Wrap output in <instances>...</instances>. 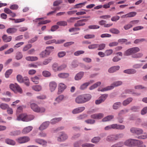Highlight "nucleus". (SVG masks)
Returning a JSON list of instances; mask_svg holds the SVG:
<instances>
[{
	"instance_id": "f257e3e1",
	"label": "nucleus",
	"mask_w": 147,
	"mask_h": 147,
	"mask_svg": "<svg viewBox=\"0 0 147 147\" xmlns=\"http://www.w3.org/2000/svg\"><path fill=\"white\" fill-rule=\"evenodd\" d=\"M143 144L141 141L136 139H130L126 140L124 142V144L127 146L132 147L140 145Z\"/></svg>"
},
{
	"instance_id": "f03ea898",
	"label": "nucleus",
	"mask_w": 147,
	"mask_h": 147,
	"mask_svg": "<svg viewBox=\"0 0 147 147\" xmlns=\"http://www.w3.org/2000/svg\"><path fill=\"white\" fill-rule=\"evenodd\" d=\"M34 116L32 115H27L26 114H21L17 117V120L28 122L31 121L34 119Z\"/></svg>"
},
{
	"instance_id": "7ed1b4c3",
	"label": "nucleus",
	"mask_w": 147,
	"mask_h": 147,
	"mask_svg": "<svg viewBox=\"0 0 147 147\" xmlns=\"http://www.w3.org/2000/svg\"><path fill=\"white\" fill-rule=\"evenodd\" d=\"M140 51V48L137 47H133L128 49L126 50L124 53L125 56H128L132 55Z\"/></svg>"
},
{
	"instance_id": "20e7f679",
	"label": "nucleus",
	"mask_w": 147,
	"mask_h": 147,
	"mask_svg": "<svg viewBox=\"0 0 147 147\" xmlns=\"http://www.w3.org/2000/svg\"><path fill=\"white\" fill-rule=\"evenodd\" d=\"M31 109L34 112L37 113H42L45 112V109L43 107H40L35 103H32L31 104Z\"/></svg>"
},
{
	"instance_id": "39448f33",
	"label": "nucleus",
	"mask_w": 147,
	"mask_h": 147,
	"mask_svg": "<svg viewBox=\"0 0 147 147\" xmlns=\"http://www.w3.org/2000/svg\"><path fill=\"white\" fill-rule=\"evenodd\" d=\"M10 88L15 92H18L22 93V89L17 84H11L9 85Z\"/></svg>"
},
{
	"instance_id": "423d86ee",
	"label": "nucleus",
	"mask_w": 147,
	"mask_h": 147,
	"mask_svg": "<svg viewBox=\"0 0 147 147\" xmlns=\"http://www.w3.org/2000/svg\"><path fill=\"white\" fill-rule=\"evenodd\" d=\"M130 132L133 134L137 135H140L143 134V130L141 128L136 127H132L130 129Z\"/></svg>"
},
{
	"instance_id": "0eeeda50",
	"label": "nucleus",
	"mask_w": 147,
	"mask_h": 147,
	"mask_svg": "<svg viewBox=\"0 0 147 147\" xmlns=\"http://www.w3.org/2000/svg\"><path fill=\"white\" fill-rule=\"evenodd\" d=\"M68 138V136L64 132L61 131L59 133V136L58 137L57 140L58 141H63Z\"/></svg>"
},
{
	"instance_id": "6e6552de",
	"label": "nucleus",
	"mask_w": 147,
	"mask_h": 147,
	"mask_svg": "<svg viewBox=\"0 0 147 147\" xmlns=\"http://www.w3.org/2000/svg\"><path fill=\"white\" fill-rule=\"evenodd\" d=\"M30 140L28 137L24 136L19 138L16 139V141L20 144H22L28 142Z\"/></svg>"
},
{
	"instance_id": "1a4fd4ad",
	"label": "nucleus",
	"mask_w": 147,
	"mask_h": 147,
	"mask_svg": "<svg viewBox=\"0 0 147 147\" xmlns=\"http://www.w3.org/2000/svg\"><path fill=\"white\" fill-rule=\"evenodd\" d=\"M108 96V94H105L102 95L95 101V103L96 105H99L104 102Z\"/></svg>"
},
{
	"instance_id": "9d476101",
	"label": "nucleus",
	"mask_w": 147,
	"mask_h": 147,
	"mask_svg": "<svg viewBox=\"0 0 147 147\" xmlns=\"http://www.w3.org/2000/svg\"><path fill=\"white\" fill-rule=\"evenodd\" d=\"M50 122L46 121L43 122L39 127V129L40 130H43L46 129L49 125Z\"/></svg>"
},
{
	"instance_id": "9b49d317",
	"label": "nucleus",
	"mask_w": 147,
	"mask_h": 147,
	"mask_svg": "<svg viewBox=\"0 0 147 147\" xmlns=\"http://www.w3.org/2000/svg\"><path fill=\"white\" fill-rule=\"evenodd\" d=\"M87 21L88 20L86 19L78 20L76 23L75 24L74 26L75 27H78L83 26L85 24V23L84 22Z\"/></svg>"
},
{
	"instance_id": "f8f14e48",
	"label": "nucleus",
	"mask_w": 147,
	"mask_h": 147,
	"mask_svg": "<svg viewBox=\"0 0 147 147\" xmlns=\"http://www.w3.org/2000/svg\"><path fill=\"white\" fill-rule=\"evenodd\" d=\"M34 141L36 143L43 146L46 145L47 143L46 141L40 138H36L35 139Z\"/></svg>"
},
{
	"instance_id": "ddd939ff",
	"label": "nucleus",
	"mask_w": 147,
	"mask_h": 147,
	"mask_svg": "<svg viewBox=\"0 0 147 147\" xmlns=\"http://www.w3.org/2000/svg\"><path fill=\"white\" fill-rule=\"evenodd\" d=\"M75 102L78 104L84 103V101L82 95L78 96L75 98Z\"/></svg>"
},
{
	"instance_id": "4468645a",
	"label": "nucleus",
	"mask_w": 147,
	"mask_h": 147,
	"mask_svg": "<svg viewBox=\"0 0 147 147\" xmlns=\"http://www.w3.org/2000/svg\"><path fill=\"white\" fill-rule=\"evenodd\" d=\"M67 88V86L63 83H60L58 85V90L59 92L62 93Z\"/></svg>"
},
{
	"instance_id": "2eb2a0df",
	"label": "nucleus",
	"mask_w": 147,
	"mask_h": 147,
	"mask_svg": "<svg viewBox=\"0 0 147 147\" xmlns=\"http://www.w3.org/2000/svg\"><path fill=\"white\" fill-rule=\"evenodd\" d=\"M123 84V82L121 81H115L112 84L110 85L112 89L114 87H118L121 85Z\"/></svg>"
},
{
	"instance_id": "dca6fc26",
	"label": "nucleus",
	"mask_w": 147,
	"mask_h": 147,
	"mask_svg": "<svg viewBox=\"0 0 147 147\" xmlns=\"http://www.w3.org/2000/svg\"><path fill=\"white\" fill-rule=\"evenodd\" d=\"M84 73L83 71H80L77 73L74 77L76 80H80L84 76Z\"/></svg>"
},
{
	"instance_id": "f3484780",
	"label": "nucleus",
	"mask_w": 147,
	"mask_h": 147,
	"mask_svg": "<svg viewBox=\"0 0 147 147\" xmlns=\"http://www.w3.org/2000/svg\"><path fill=\"white\" fill-rule=\"evenodd\" d=\"M49 85L50 89L52 92L55 90L57 86V83L54 82H50Z\"/></svg>"
},
{
	"instance_id": "a211bd4d",
	"label": "nucleus",
	"mask_w": 147,
	"mask_h": 147,
	"mask_svg": "<svg viewBox=\"0 0 147 147\" xmlns=\"http://www.w3.org/2000/svg\"><path fill=\"white\" fill-rule=\"evenodd\" d=\"M136 70L134 69H129L124 70V73L128 74H134L136 73Z\"/></svg>"
},
{
	"instance_id": "6ab92c4d",
	"label": "nucleus",
	"mask_w": 147,
	"mask_h": 147,
	"mask_svg": "<svg viewBox=\"0 0 147 147\" xmlns=\"http://www.w3.org/2000/svg\"><path fill=\"white\" fill-rule=\"evenodd\" d=\"M32 129L33 127L32 126L26 127L23 129L22 131V133L24 134H27Z\"/></svg>"
},
{
	"instance_id": "aec40b11",
	"label": "nucleus",
	"mask_w": 147,
	"mask_h": 147,
	"mask_svg": "<svg viewBox=\"0 0 147 147\" xmlns=\"http://www.w3.org/2000/svg\"><path fill=\"white\" fill-rule=\"evenodd\" d=\"M133 99L131 97H129L124 100L122 102V105L125 106L129 104L133 100Z\"/></svg>"
},
{
	"instance_id": "412c9836",
	"label": "nucleus",
	"mask_w": 147,
	"mask_h": 147,
	"mask_svg": "<svg viewBox=\"0 0 147 147\" xmlns=\"http://www.w3.org/2000/svg\"><path fill=\"white\" fill-rule=\"evenodd\" d=\"M119 68L120 67L119 66H114L110 68L109 69L108 71L109 73H113L118 70Z\"/></svg>"
},
{
	"instance_id": "4be33fe9",
	"label": "nucleus",
	"mask_w": 147,
	"mask_h": 147,
	"mask_svg": "<svg viewBox=\"0 0 147 147\" xmlns=\"http://www.w3.org/2000/svg\"><path fill=\"white\" fill-rule=\"evenodd\" d=\"M47 50H45L42 52L40 54V57L42 58H45L47 57L50 54V51H47Z\"/></svg>"
},
{
	"instance_id": "5701e85b",
	"label": "nucleus",
	"mask_w": 147,
	"mask_h": 147,
	"mask_svg": "<svg viewBox=\"0 0 147 147\" xmlns=\"http://www.w3.org/2000/svg\"><path fill=\"white\" fill-rule=\"evenodd\" d=\"M3 40L5 42H9L12 39L11 36H7L6 35L4 34L2 37Z\"/></svg>"
},
{
	"instance_id": "b1692460",
	"label": "nucleus",
	"mask_w": 147,
	"mask_h": 147,
	"mask_svg": "<svg viewBox=\"0 0 147 147\" xmlns=\"http://www.w3.org/2000/svg\"><path fill=\"white\" fill-rule=\"evenodd\" d=\"M82 95L85 103L89 101L91 98V96L89 94H86Z\"/></svg>"
},
{
	"instance_id": "393cba45",
	"label": "nucleus",
	"mask_w": 147,
	"mask_h": 147,
	"mask_svg": "<svg viewBox=\"0 0 147 147\" xmlns=\"http://www.w3.org/2000/svg\"><path fill=\"white\" fill-rule=\"evenodd\" d=\"M114 116L112 115H109L104 118L102 120L103 122H106L111 120L114 118Z\"/></svg>"
},
{
	"instance_id": "a878e982",
	"label": "nucleus",
	"mask_w": 147,
	"mask_h": 147,
	"mask_svg": "<svg viewBox=\"0 0 147 147\" xmlns=\"http://www.w3.org/2000/svg\"><path fill=\"white\" fill-rule=\"evenodd\" d=\"M58 76L61 78H66L68 77L69 74L68 73H62L58 74Z\"/></svg>"
},
{
	"instance_id": "bb28decb",
	"label": "nucleus",
	"mask_w": 147,
	"mask_h": 147,
	"mask_svg": "<svg viewBox=\"0 0 147 147\" xmlns=\"http://www.w3.org/2000/svg\"><path fill=\"white\" fill-rule=\"evenodd\" d=\"M5 142L7 144L11 145L14 146L16 144V142L14 141L9 138L6 139Z\"/></svg>"
},
{
	"instance_id": "cd10ccee",
	"label": "nucleus",
	"mask_w": 147,
	"mask_h": 147,
	"mask_svg": "<svg viewBox=\"0 0 147 147\" xmlns=\"http://www.w3.org/2000/svg\"><path fill=\"white\" fill-rule=\"evenodd\" d=\"M17 30V29L15 28H9L6 30V32L9 34H13L16 32Z\"/></svg>"
},
{
	"instance_id": "c85d7f7f",
	"label": "nucleus",
	"mask_w": 147,
	"mask_h": 147,
	"mask_svg": "<svg viewBox=\"0 0 147 147\" xmlns=\"http://www.w3.org/2000/svg\"><path fill=\"white\" fill-rule=\"evenodd\" d=\"M62 119L61 117L55 118L51 119L50 123L52 124H54L60 121Z\"/></svg>"
},
{
	"instance_id": "c756f323",
	"label": "nucleus",
	"mask_w": 147,
	"mask_h": 147,
	"mask_svg": "<svg viewBox=\"0 0 147 147\" xmlns=\"http://www.w3.org/2000/svg\"><path fill=\"white\" fill-rule=\"evenodd\" d=\"M101 138L99 136L95 137L93 138L91 140L92 142L94 144H97L100 141Z\"/></svg>"
},
{
	"instance_id": "7c9ffc66",
	"label": "nucleus",
	"mask_w": 147,
	"mask_h": 147,
	"mask_svg": "<svg viewBox=\"0 0 147 147\" xmlns=\"http://www.w3.org/2000/svg\"><path fill=\"white\" fill-rule=\"evenodd\" d=\"M114 129L120 130L123 129L125 128L124 125H119L117 124H114Z\"/></svg>"
},
{
	"instance_id": "2f4dec72",
	"label": "nucleus",
	"mask_w": 147,
	"mask_h": 147,
	"mask_svg": "<svg viewBox=\"0 0 147 147\" xmlns=\"http://www.w3.org/2000/svg\"><path fill=\"white\" fill-rule=\"evenodd\" d=\"M101 84V82H98L90 86L89 87V89L90 90H92L100 86Z\"/></svg>"
},
{
	"instance_id": "473e14b6",
	"label": "nucleus",
	"mask_w": 147,
	"mask_h": 147,
	"mask_svg": "<svg viewBox=\"0 0 147 147\" xmlns=\"http://www.w3.org/2000/svg\"><path fill=\"white\" fill-rule=\"evenodd\" d=\"M33 90L36 91H39L41 90L42 86L40 85H34L32 87Z\"/></svg>"
},
{
	"instance_id": "72a5a7b5",
	"label": "nucleus",
	"mask_w": 147,
	"mask_h": 147,
	"mask_svg": "<svg viewBox=\"0 0 147 147\" xmlns=\"http://www.w3.org/2000/svg\"><path fill=\"white\" fill-rule=\"evenodd\" d=\"M26 59L28 61H34L37 60L38 58L36 57L28 56L26 58Z\"/></svg>"
},
{
	"instance_id": "f704fd0d",
	"label": "nucleus",
	"mask_w": 147,
	"mask_h": 147,
	"mask_svg": "<svg viewBox=\"0 0 147 147\" xmlns=\"http://www.w3.org/2000/svg\"><path fill=\"white\" fill-rule=\"evenodd\" d=\"M31 80L35 84H38L39 82V78L37 76H35L31 78Z\"/></svg>"
},
{
	"instance_id": "c9c22d12",
	"label": "nucleus",
	"mask_w": 147,
	"mask_h": 147,
	"mask_svg": "<svg viewBox=\"0 0 147 147\" xmlns=\"http://www.w3.org/2000/svg\"><path fill=\"white\" fill-rule=\"evenodd\" d=\"M129 111V110L127 109H123L121 110L118 113V115L119 116H121L122 115L125 114Z\"/></svg>"
},
{
	"instance_id": "e433bc0d",
	"label": "nucleus",
	"mask_w": 147,
	"mask_h": 147,
	"mask_svg": "<svg viewBox=\"0 0 147 147\" xmlns=\"http://www.w3.org/2000/svg\"><path fill=\"white\" fill-rule=\"evenodd\" d=\"M52 69L54 71H59V66L58 64L56 63H54L52 66Z\"/></svg>"
},
{
	"instance_id": "4c0bfd02",
	"label": "nucleus",
	"mask_w": 147,
	"mask_h": 147,
	"mask_svg": "<svg viewBox=\"0 0 147 147\" xmlns=\"http://www.w3.org/2000/svg\"><path fill=\"white\" fill-rule=\"evenodd\" d=\"M143 55V54L141 53H136L132 55L131 57L134 58H139L142 57Z\"/></svg>"
},
{
	"instance_id": "58836bf2",
	"label": "nucleus",
	"mask_w": 147,
	"mask_h": 147,
	"mask_svg": "<svg viewBox=\"0 0 147 147\" xmlns=\"http://www.w3.org/2000/svg\"><path fill=\"white\" fill-rule=\"evenodd\" d=\"M21 133V131L20 130H16L10 132L9 135L11 136H16L19 135Z\"/></svg>"
},
{
	"instance_id": "ea45409f",
	"label": "nucleus",
	"mask_w": 147,
	"mask_h": 147,
	"mask_svg": "<svg viewBox=\"0 0 147 147\" xmlns=\"http://www.w3.org/2000/svg\"><path fill=\"white\" fill-rule=\"evenodd\" d=\"M121 103L120 102H117L114 103L113 106V108L114 109H117L121 105Z\"/></svg>"
},
{
	"instance_id": "a19ab883",
	"label": "nucleus",
	"mask_w": 147,
	"mask_h": 147,
	"mask_svg": "<svg viewBox=\"0 0 147 147\" xmlns=\"http://www.w3.org/2000/svg\"><path fill=\"white\" fill-rule=\"evenodd\" d=\"M90 84L89 82H85L81 85L80 87V89L82 90H84L86 89L87 87Z\"/></svg>"
},
{
	"instance_id": "79ce46f5",
	"label": "nucleus",
	"mask_w": 147,
	"mask_h": 147,
	"mask_svg": "<svg viewBox=\"0 0 147 147\" xmlns=\"http://www.w3.org/2000/svg\"><path fill=\"white\" fill-rule=\"evenodd\" d=\"M106 140L108 142H112L115 140L114 137V135H110L107 136Z\"/></svg>"
},
{
	"instance_id": "37998d69",
	"label": "nucleus",
	"mask_w": 147,
	"mask_h": 147,
	"mask_svg": "<svg viewBox=\"0 0 147 147\" xmlns=\"http://www.w3.org/2000/svg\"><path fill=\"white\" fill-rule=\"evenodd\" d=\"M124 134L123 133H120L116 135H114V137L115 140H117L119 138H122L123 137Z\"/></svg>"
},
{
	"instance_id": "c03bdc74",
	"label": "nucleus",
	"mask_w": 147,
	"mask_h": 147,
	"mask_svg": "<svg viewBox=\"0 0 147 147\" xmlns=\"http://www.w3.org/2000/svg\"><path fill=\"white\" fill-rule=\"evenodd\" d=\"M123 144V142H119L113 145L111 147H122Z\"/></svg>"
},
{
	"instance_id": "a18cd8bd",
	"label": "nucleus",
	"mask_w": 147,
	"mask_h": 147,
	"mask_svg": "<svg viewBox=\"0 0 147 147\" xmlns=\"http://www.w3.org/2000/svg\"><path fill=\"white\" fill-rule=\"evenodd\" d=\"M63 95H61L56 98L55 100V101L57 102V103H59L63 100Z\"/></svg>"
},
{
	"instance_id": "49530a36",
	"label": "nucleus",
	"mask_w": 147,
	"mask_h": 147,
	"mask_svg": "<svg viewBox=\"0 0 147 147\" xmlns=\"http://www.w3.org/2000/svg\"><path fill=\"white\" fill-rule=\"evenodd\" d=\"M0 107L3 110H5L9 108V106L7 104L2 103L0 105Z\"/></svg>"
},
{
	"instance_id": "de8ad7c7",
	"label": "nucleus",
	"mask_w": 147,
	"mask_h": 147,
	"mask_svg": "<svg viewBox=\"0 0 147 147\" xmlns=\"http://www.w3.org/2000/svg\"><path fill=\"white\" fill-rule=\"evenodd\" d=\"M94 146L93 144L89 143H85L82 145V147H94Z\"/></svg>"
},
{
	"instance_id": "09e8293b",
	"label": "nucleus",
	"mask_w": 147,
	"mask_h": 147,
	"mask_svg": "<svg viewBox=\"0 0 147 147\" xmlns=\"http://www.w3.org/2000/svg\"><path fill=\"white\" fill-rule=\"evenodd\" d=\"M27 86H28L30 85V82L28 78L26 77L24 78L23 82Z\"/></svg>"
},
{
	"instance_id": "8fccbe9b",
	"label": "nucleus",
	"mask_w": 147,
	"mask_h": 147,
	"mask_svg": "<svg viewBox=\"0 0 147 147\" xmlns=\"http://www.w3.org/2000/svg\"><path fill=\"white\" fill-rule=\"evenodd\" d=\"M57 24L60 26H65L67 25V22L65 21H60L57 23Z\"/></svg>"
},
{
	"instance_id": "3c124183",
	"label": "nucleus",
	"mask_w": 147,
	"mask_h": 147,
	"mask_svg": "<svg viewBox=\"0 0 147 147\" xmlns=\"http://www.w3.org/2000/svg\"><path fill=\"white\" fill-rule=\"evenodd\" d=\"M111 87H112V86H107L106 87L102 89L101 90H100V89H98V90L99 91H101L102 92H104V91H107L108 90H111L112 89Z\"/></svg>"
},
{
	"instance_id": "603ef678",
	"label": "nucleus",
	"mask_w": 147,
	"mask_h": 147,
	"mask_svg": "<svg viewBox=\"0 0 147 147\" xmlns=\"http://www.w3.org/2000/svg\"><path fill=\"white\" fill-rule=\"evenodd\" d=\"M109 31L111 33L115 34H118L120 32V31L118 29L115 28H112L110 29Z\"/></svg>"
},
{
	"instance_id": "864d4df0",
	"label": "nucleus",
	"mask_w": 147,
	"mask_h": 147,
	"mask_svg": "<svg viewBox=\"0 0 147 147\" xmlns=\"http://www.w3.org/2000/svg\"><path fill=\"white\" fill-rule=\"evenodd\" d=\"M32 47V45L30 44H28L25 46L22 49L23 51H28L29 49L30 48Z\"/></svg>"
},
{
	"instance_id": "5fc2aeb1",
	"label": "nucleus",
	"mask_w": 147,
	"mask_h": 147,
	"mask_svg": "<svg viewBox=\"0 0 147 147\" xmlns=\"http://www.w3.org/2000/svg\"><path fill=\"white\" fill-rule=\"evenodd\" d=\"M95 35L94 34H88L85 35L84 37L86 39L93 38L95 37Z\"/></svg>"
},
{
	"instance_id": "6e6d98bb",
	"label": "nucleus",
	"mask_w": 147,
	"mask_h": 147,
	"mask_svg": "<svg viewBox=\"0 0 147 147\" xmlns=\"http://www.w3.org/2000/svg\"><path fill=\"white\" fill-rule=\"evenodd\" d=\"M23 57V55L22 54V53H21L20 52H19L18 53H16V59L18 60H19L21 59H22V58Z\"/></svg>"
},
{
	"instance_id": "4d7b16f0",
	"label": "nucleus",
	"mask_w": 147,
	"mask_h": 147,
	"mask_svg": "<svg viewBox=\"0 0 147 147\" xmlns=\"http://www.w3.org/2000/svg\"><path fill=\"white\" fill-rule=\"evenodd\" d=\"M17 79L18 81L20 83H23L24 78H23L21 75H18L17 76Z\"/></svg>"
},
{
	"instance_id": "13d9d810",
	"label": "nucleus",
	"mask_w": 147,
	"mask_h": 147,
	"mask_svg": "<svg viewBox=\"0 0 147 147\" xmlns=\"http://www.w3.org/2000/svg\"><path fill=\"white\" fill-rule=\"evenodd\" d=\"M142 65V63H136L133 65L132 67L134 69H139L141 67Z\"/></svg>"
},
{
	"instance_id": "bf43d9fd",
	"label": "nucleus",
	"mask_w": 147,
	"mask_h": 147,
	"mask_svg": "<svg viewBox=\"0 0 147 147\" xmlns=\"http://www.w3.org/2000/svg\"><path fill=\"white\" fill-rule=\"evenodd\" d=\"M85 121L87 123L90 124H93L95 123V120H94L91 119L86 120Z\"/></svg>"
},
{
	"instance_id": "052dcab7",
	"label": "nucleus",
	"mask_w": 147,
	"mask_h": 147,
	"mask_svg": "<svg viewBox=\"0 0 147 147\" xmlns=\"http://www.w3.org/2000/svg\"><path fill=\"white\" fill-rule=\"evenodd\" d=\"M114 124H113L106 126L105 129V130H107L111 129H114Z\"/></svg>"
},
{
	"instance_id": "680f3d73",
	"label": "nucleus",
	"mask_w": 147,
	"mask_h": 147,
	"mask_svg": "<svg viewBox=\"0 0 147 147\" xmlns=\"http://www.w3.org/2000/svg\"><path fill=\"white\" fill-rule=\"evenodd\" d=\"M66 54L65 51H60L58 53V56L59 58L63 57L65 56Z\"/></svg>"
},
{
	"instance_id": "e2e57ef3",
	"label": "nucleus",
	"mask_w": 147,
	"mask_h": 147,
	"mask_svg": "<svg viewBox=\"0 0 147 147\" xmlns=\"http://www.w3.org/2000/svg\"><path fill=\"white\" fill-rule=\"evenodd\" d=\"M42 75L45 77H48L51 75V73L47 71H44L42 72Z\"/></svg>"
},
{
	"instance_id": "0e129e2a",
	"label": "nucleus",
	"mask_w": 147,
	"mask_h": 147,
	"mask_svg": "<svg viewBox=\"0 0 147 147\" xmlns=\"http://www.w3.org/2000/svg\"><path fill=\"white\" fill-rule=\"evenodd\" d=\"M98 44H93L89 45L88 48L90 49H96L98 47Z\"/></svg>"
},
{
	"instance_id": "69168bd1",
	"label": "nucleus",
	"mask_w": 147,
	"mask_h": 147,
	"mask_svg": "<svg viewBox=\"0 0 147 147\" xmlns=\"http://www.w3.org/2000/svg\"><path fill=\"white\" fill-rule=\"evenodd\" d=\"M84 53V51L82 50L78 51L75 52L74 55L75 56H78L81 54H83Z\"/></svg>"
},
{
	"instance_id": "338daca9",
	"label": "nucleus",
	"mask_w": 147,
	"mask_h": 147,
	"mask_svg": "<svg viewBox=\"0 0 147 147\" xmlns=\"http://www.w3.org/2000/svg\"><path fill=\"white\" fill-rule=\"evenodd\" d=\"M38 135L41 137L45 138L47 136V134L45 132L41 131L38 134Z\"/></svg>"
},
{
	"instance_id": "774afa93",
	"label": "nucleus",
	"mask_w": 147,
	"mask_h": 147,
	"mask_svg": "<svg viewBox=\"0 0 147 147\" xmlns=\"http://www.w3.org/2000/svg\"><path fill=\"white\" fill-rule=\"evenodd\" d=\"M82 141L80 140L76 142L74 144V147H79L81 144Z\"/></svg>"
}]
</instances>
